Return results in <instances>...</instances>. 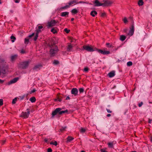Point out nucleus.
Returning <instances> with one entry per match:
<instances>
[{
    "label": "nucleus",
    "mask_w": 152,
    "mask_h": 152,
    "mask_svg": "<svg viewBox=\"0 0 152 152\" xmlns=\"http://www.w3.org/2000/svg\"><path fill=\"white\" fill-rule=\"evenodd\" d=\"M143 104V102H140V103H139L138 104V106L140 107H141V106Z\"/></svg>",
    "instance_id": "37998d69"
},
{
    "label": "nucleus",
    "mask_w": 152,
    "mask_h": 152,
    "mask_svg": "<svg viewBox=\"0 0 152 152\" xmlns=\"http://www.w3.org/2000/svg\"><path fill=\"white\" fill-rule=\"evenodd\" d=\"M78 90L76 88H73L71 90V94H73L74 96H76L77 95Z\"/></svg>",
    "instance_id": "f8f14e48"
},
{
    "label": "nucleus",
    "mask_w": 152,
    "mask_h": 152,
    "mask_svg": "<svg viewBox=\"0 0 152 152\" xmlns=\"http://www.w3.org/2000/svg\"><path fill=\"white\" fill-rule=\"evenodd\" d=\"M3 143H2V144H3L5 142V140H4L3 141Z\"/></svg>",
    "instance_id": "69168bd1"
},
{
    "label": "nucleus",
    "mask_w": 152,
    "mask_h": 152,
    "mask_svg": "<svg viewBox=\"0 0 152 152\" xmlns=\"http://www.w3.org/2000/svg\"><path fill=\"white\" fill-rule=\"evenodd\" d=\"M30 63L29 61L20 62L18 64V67L21 69H25L27 67Z\"/></svg>",
    "instance_id": "f257e3e1"
},
{
    "label": "nucleus",
    "mask_w": 152,
    "mask_h": 152,
    "mask_svg": "<svg viewBox=\"0 0 152 152\" xmlns=\"http://www.w3.org/2000/svg\"><path fill=\"white\" fill-rule=\"evenodd\" d=\"M127 64L128 66H130L132 65V63L131 61H129L127 63Z\"/></svg>",
    "instance_id": "2f4dec72"
},
{
    "label": "nucleus",
    "mask_w": 152,
    "mask_h": 152,
    "mask_svg": "<svg viewBox=\"0 0 152 152\" xmlns=\"http://www.w3.org/2000/svg\"><path fill=\"white\" fill-rule=\"evenodd\" d=\"M111 115L110 114H108L107 115V116L108 117H109Z\"/></svg>",
    "instance_id": "bf43d9fd"
},
{
    "label": "nucleus",
    "mask_w": 152,
    "mask_h": 152,
    "mask_svg": "<svg viewBox=\"0 0 152 152\" xmlns=\"http://www.w3.org/2000/svg\"><path fill=\"white\" fill-rule=\"evenodd\" d=\"M58 47L56 46L52 48L50 50V53L51 56H54L58 51Z\"/></svg>",
    "instance_id": "f03ea898"
},
{
    "label": "nucleus",
    "mask_w": 152,
    "mask_h": 152,
    "mask_svg": "<svg viewBox=\"0 0 152 152\" xmlns=\"http://www.w3.org/2000/svg\"><path fill=\"white\" fill-rule=\"evenodd\" d=\"M52 150L51 148H49L48 149L47 152H52Z\"/></svg>",
    "instance_id": "79ce46f5"
},
{
    "label": "nucleus",
    "mask_w": 152,
    "mask_h": 152,
    "mask_svg": "<svg viewBox=\"0 0 152 152\" xmlns=\"http://www.w3.org/2000/svg\"><path fill=\"white\" fill-rule=\"evenodd\" d=\"M84 49H85L88 51L93 52L94 51L93 48L89 46H83V47Z\"/></svg>",
    "instance_id": "0eeeda50"
},
{
    "label": "nucleus",
    "mask_w": 152,
    "mask_h": 152,
    "mask_svg": "<svg viewBox=\"0 0 152 152\" xmlns=\"http://www.w3.org/2000/svg\"><path fill=\"white\" fill-rule=\"evenodd\" d=\"M29 101L32 103L36 101V98L35 97H32L30 98Z\"/></svg>",
    "instance_id": "412c9836"
},
{
    "label": "nucleus",
    "mask_w": 152,
    "mask_h": 152,
    "mask_svg": "<svg viewBox=\"0 0 152 152\" xmlns=\"http://www.w3.org/2000/svg\"><path fill=\"white\" fill-rule=\"evenodd\" d=\"M64 31L65 32H66L67 33H69L70 31V30L68 29L67 28H65L64 29Z\"/></svg>",
    "instance_id": "4c0bfd02"
},
{
    "label": "nucleus",
    "mask_w": 152,
    "mask_h": 152,
    "mask_svg": "<svg viewBox=\"0 0 152 152\" xmlns=\"http://www.w3.org/2000/svg\"><path fill=\"white\" fill-rule=\"evenodd\" d=\"M134 27L133 25H132V26L131 28L129 30V32L128 33V34L129 35L132 36L134 34Z\"/></svg>",
    "instance_id": "ddd939ff"
},
{
    "label": "nucleus",
    "mask_w": 152,
    "mask_h": 152,
    "mask_svg": "<svg viewBox=\"0 0 152 152\" xmlns=\"http://www.w3.org/2000/svg\"><path fill=\"white\" fill-rule=\"evenodd\" d=\"M75 3L74 0L70 1L65 6L61 7V8L62 9H66L69 8L70 6H72Z\"/></svg>",
    "instance_id": "39448f33"
},
{
    "label": "nucleus",
    "mask_w": 152,
    "mask_h": 152,
    "mask_svg": "<svg viewBox=\"0 0 152 152\" xmlns=\"http://www.w3.org/2000/svg\"><path fill=\"white\" fill-rule=\"evenodd\" d=\"M42 66L40 65H37L34 68V69L37 70L38 69H39Z\"/></svg>",
    "instance_id": "6ab92c4d"
},
{
    "label": "nucleus",
    "mask_w": 152,
    "mask_h": 152,
    "mask_svg": "<svg viewBox=\"0 0 152 152\" xmlns=\"http://www.w3.org/2000/svg\"><path fill=\"white\" fill-rule=\"evenodd\" d=\"M81 152H85L84 151H81Z\"/></svg>",
    "instance_id": "774afa93"
},
{
    "label": "nucleus",
    "mask_w": 152,
    "mask_h": 152,
    "mask_svg": "<svg viewBox=\"0 0 152 152\" xmlns=\"http://www.w3.org/2000/svg\"><path fill=\"white\" fill-rule=\"evenodd\" d=\"M95 4V6H102V3H101L98 0H95L94 2Z\"/></svg>",
    "instance_id": "4468645a"
},
{
    "label": "nucleus",
    "mask_w": 152,
    "mask_h": 152,
    "mask_svg": "<svg viewBox=\"0 0 152 152\" xmlns=\"http://www.w3.org/2000/svg\"><path fill=\"white\" fill-rule=\"evenodd\" d=\"M143 4V2L142 0H139L138 2V4L139 6H142Z\"/></svg>",
    "instance_id": "bb28decb"
},
{
    "label": "nucleus",
    "mask_w": 152,
    "mask_h": 152,
    "mask_svg": "<svg viewBox=\"0 0 152 152\" xmlns=\"http://www.w3.org/2000/svg\"><path fill=\"white\" fill-rule=\"evenodd\" d=\"M88 68L87 67H85L84 69V71L85 72H87L88 71Z\"/></svg>",
    "instance_id": "49530a36"
},
{
    "label": "nucleus",
    "mask_w": 152,
    "mask_h": 152,
    "mask_svg": "<svg viewBox=\"0 0 152 152\" xmlns=\"http://www.w3.org/2000/svg\"><path fill=\"white\" fill-rule=\"evenodd\" d=\"M150 140L151 142H152V136L151 137V138Z\"/></svg>",
    "instance_id": "e2e57ef3"
},
{
    "label": "nucleus",
    "mask_w": 152,
    "mask_h": 152,
    "mask_svg": "<svg viewBox=\"0 0 152 152\" xmlns=\"http://www.w3.org/2000/svg\"><path fill=\"white\" fill-rule=\"evenodd\" d=\"M43 28V26H39L38 27V29L37 30V32L35 34V37L34 38V41H36L38 37V34L39 33L41 32V29Z\"/></svg>",
    "instance_id": "7ed1b4c3"
},
{
    "label": "nucleus",
    "mask_w": 152,
    "mask_h": 152,
    "mask_svg": "<svg viewBox=\"0 0 152 152\" xmlns=\"http://www.w3.org/2000/svg\"><path fill=\"white\" fill-rule=\"evenodd\" d=\"M105 15V13H103L101 14V16L104 17Z\"/></svg>",
    "instance_id": "603ef678"
},
{
    "label": "nucleus",
    "mask_w": 152,
    "mask_h": 152,
    "mask_svg": "<svg viewBox=\"0 0 152 152\" xmlns=\"http://www.w3.org/2000/svg\"><path fill=\"white\" fill-rule=\"evenodd\" d=\"M69 12H62L61 13V16L62 17H65L66 15H69Z\"/></svg>",
    "instance_id": "a211bd4d"
},
{
    "label": "nucleus",
    "mask_w": 152,
    "mask_h": 152,
    "mask_svg": "<svg viewBox=\"0 0 152 152\" xmlns=\"http://www.w3.org/2000/svg\"><path fill=\"white\" fill-rule=\"evenodd\" d=\"M34 34H35V33H32L31 34L29 35L28 36V37L29 38H31L32 37H33L34 35Z\"/></svg>",
    "instance_id": "ea45409f"
},
{
    "label": "nucleus",
    "mask_w": 152,
    "mask_h": 152,
    "mask_svg": "<svg viewBox=\"0 0 152 152\" xmlns=\"http://www.w3.org/2000/svg\"><path fill=\"white\" fill-rule=\"evenodd\" d=\"M4 80H2L1 79H0V83H2L4 82Z\"/></svg>",
    "instance_id": "4d7b16f0"
},
{
    "label": "nucleus",
    "mask_w": 152,
    "mask_h": 152,
    "mask_svg": "<svg viewBox=\"0 0 152 152\" xmlns=\"http://www.w3.org/2000/svg\"><path fill=\"white\" fill-rule=\"evenodd\" d=\"M29 42V39L27 38L25 39L24 43L25 44H28Z\"/></svg>",
    "instance_id": "c756f323"
},
{
    "label": "nucleus",
    "mask_w": 152,
    "mask_h": 152,
    "mask_svg": "<svg viewBox=\"0 0 152 152\" xmlns=\"http://www.w3.org/2000/svg\"><path fill=\"white\" fill-rule=\"evenodd\" d=\"M79 91L80 93H83L84 91V89L83 88H80Z\"/></svg>",
    "instance_id": "a19ab883"
},
{
    "label": "nucleus",
    "mask_w": 152,
    "mask_h": 152,
    "mask_svg": "<svg viewBox=\"0 0 152 152\" xmlns=\"http://www.w3.org/2000/svg\"><path fill=\"white\" fill-rule=\"evenodd\" d=\"M70 99V98L69 96H67L66 99V100H69Z\"/></svg>",
    "instance_id": "864d4df0"
},
{
    "label": "nucleus",
    "mask_w": 152,
    "mask_h": 152,
    "mask_svg": "<svg viewBox=\"0 0 152 152\" xmlns=\"http://www.w3.org/2000/svg\"><path fill=\"white\" fill-rule=\"evenodd\" d=\"M13 0L16 3H18L20 1V0Z\"/></svg>",
    "instance_id": "09e8293b"
},
{
    "label": "nucleus",
    "mask_w": 152,
    "mask_h": 152,
    "mask_svg": "<svg viewBox=\"0 0 152 152\" xmlns=\"http://www.w3.org/2000/svg\"><path fill=\"white\" fill-rule=\"evenodd\" d=\"M66 128V127H62L61 129H60V131L62 132L65 131Z\"/></svg>",
    "instance_id": "7c9ffc66"
},
{
    "label": "nucleus",
    "mask_w": 152,
    "mask_h": 152,
    "mask_svg": "<svg viewBox=\"0 0 152 152\" xmlns=\"http://www.w3.org/2000/svg\"><path fill=\"white\" fill-rule=\"evenodd\" d=\"M56 23V22L55 20H51L50 22H49L48 23V28L54 26L55 25Z\"/></svg>",
    "instance_id": "6e6552de"
},
{
    "label": "nucleus",
    "mask_w": 152,
    "mask_h": 152,
    "mask_svg": "<svg viewBox=\"0 0 152 152\" xmlns=\"http://www.w3.org/2000/svg\"><path fill=\"white\" fill-rule=\"evenodd\" d=\"M3 104V100L2 99H0V106H2Z\"/></svg>",
    "instance_id": "58836bf2"
},
{
    "label": "nucleus",
    "mask_w": 152,
    "mask_h": 152,
    "mask_svg": "<svg viewBox=\"0 0 152 152\" xmlns=\"http://www.w3.org/2000/svg\"><path fill=\"white\" fill-rule=\"evenodd\" d=\"M36 91V90L35 89H34L33 90H31V93H34Z\"/></svg>",
    "instance_id": "de8ad7c7"
},
{
    "label": "nucleus",
    "mask_w": 152,
    "mask_h": 152,
    "mask_svg": "<svg viewBox=\"0 0 152 152\" xmlns=\"http://www.w3.org/2000/svg\"><path fill=\"white\" fill-rule=\"evenodd\" d=\"M74 139V138L70 136H68L66 139L67 140L66 141V142L68 143Z\"/></svg>",
    "instance_id": "dca6fc26"
},
{
    "label": "nucleus",
    "mask_w": 152,
    "mask_h": 152,
    "mask_svg": "<svg viewBox=\"0 0 152 152\" xmlns=\"http://www.w3.org/2000/svg\"><path fill=\"white\" fill-rule=\"evenodd\" d=\"M124 22V23H126L128 22V20L126 18H125L123 20Z\"/></svg>",
    "instance_id": "e433bc0d"
},
{
    "label": "nucleus",
    "mask_w": 152,
    "mask_h": 152,
    "mask_svg": "<svg viewBox=\"0 0 152 152\" xmlns=\"http://www.w3.org/2000/svg\"><path fill=\"white\" fill-rule=\"evenodd\" d=\"M18 57L17 54L12 55L10 57L11 60L12 61H14Z\"/></svg>",
    "instance_id": "2eb2a0df"
},
{
    "label": "nucleus",
    "mask_w": 152,
    "mask_h": 152,
    "mask_svg": "<svg viewBox=\"0 0 152 152\" xmlns=\"http://www.w3.org/2000/svg\"><path fill=\"white\" fill-rule=\"evenodd\" d=\"M116 88V86H114L112 88L114 89V88Z\"/></svg>",
    "instance_id": "0e129e2a"
},
{
    "label": "nucleus",
    "mask_w": 152,
    "mask_h": 152,
    "mask_svg": "<svg viewBox=\"0 0 152 152\" xmlns=\"http://www.w3.org/2000/svg\"><path fill=\"white\" fill-rule=\"evenodd\" d=\"M51 32H53V34H55L57 32V31L56 29L54 28H53L51 30Z\"/></svg>",
    "instance_id": "473e14b6"
},
{
    "label": "nucleus",
    "mask_w": 152,
    "mask_h": 152,
    "mask_svg": "<svg viewBox=\"0 0 152 152\" xmlns=\"http://www.w3.org/2000/svg\"><path fill=\"white\" fill-rule=\"evenodd\" d=\"M98 52L104 55L108 54L110 53V51H108L103 50L100 49H98L97 50Z\"/></svg>",
    "instance_id": "9d476101"
},
{
    "label": "nucleus",
    "mask_w": 152,
    "mask_h": 152,
    "mask_svg": "<svg viewBox=\"0 0 152 152\" xmlns=\"http://www.w3.org/2000/svg\"><path fill=\"white\" fill-rule=\"evenodd\" d=\"M152 121V119H148V123L149 124H151V121Z\"/></svg>",
    "instance_id": "6e6d98bb"
},
{
    "label": "nucleus",
    "mask_w": 152,
    "mask_h": 152,
    "mask_svg": "<svg viewBox=\"0 0 152 152\" xmlns=\"http://www.w3.org/2000/svg\"><path fill=\"white\" fill-rule=\"evenodd\" d=\"M68 112V110H60V112L59 113V115H61L63 113H67Z\"/></svg>",
    "instance_id": "393cba45"
},
{
    "label": "nucleus",
    "mask_w": 152,
    "mask_h": 152,
    "mask_svg": "<svg viewBox=\"0 0 152 152\" xmlns=\"http://www.w3.org/2000/svg\"><path fill=\"white\" fill-rule=\"evenodd\" d=\"M17 98H15L14 99H13V100L12 101V103L13 104H15L16 102V101H17Z\"/></svg>",
    "instance_id": "c9c22d12"
},
{
    "label": "nucleus",
    "mask_w": 152,
    "mask_h": 152,
    "mask_svg": "<svg viewBox=\"0 0 152 152\" xmlns=\"http://www.w3.org/2000/svg\"><path fill=\"white\" fill-rule=\"evenodd\" d=\"M103 2H104L102 3V6H108L112 3L111 1L108 0H104Z\"/></svg>",
    "instance_id": "1a4fd4ad"
},
{
    "label": "nucleus",
    "mask_w": 152,
    "mask_h": 152,
    "mask_svg": "<svg viewBox=\"0 0 152 152\" xmlns=\"http://www.w3.org/2000/svg\"><path fill=\"white\" fill-rule=\"evenodd\" d=\"M10 38L12 39L11 41L12 42H14L16 39V38L14 36H12Z\"/></svg>",
    "instance_id": "cd10ccee"
},
{
    "label": "nucleus",
    "mask_w": 152,
    "mask_h": 152,
    "mask_svg": "<svg viewBox=\"0 0 152 152\" xmlns=\"http://www.w3.org/2000/svg\"><path fill=\"white\" fill-rule=\"evenodd\" d=\"M85 3H86L84 1H80L79 2V4H85Z\"/></svg>",
    "instance_id": "3c124183"
},
{
    "label": "nucleus",
    "mask_w": 152,
    "mask_h": 152,
    "mask_svg": "<svg viewBox=\"0 0 152 152\" xmlns=\"http://www.w3.org/2000/svg\"><path fill=\"white\" fill-rule=\"evenodd\" d=\"M25 53V51L23 50H22L20 51V53Z\"/></svg>",
    "instance_id": "5fc2aeb1"
},
{
    "label": "nucleus",
    "mask_w": 152,
    "mask_h": 152,
    "mask_svg": "<svg viewBox=\"0 0 152 152\" xmlns=\"http://www.w3.org/2000/svg\"><path fill=\"white\" fill-rule=\"evenodd\" d=\"M57 100L60 102L61 101L62 99L59 97H58L57 98Z\"/></svg>",
    "instance_id": "8fccbe9b"
},
{
    "label": "nucleus",
    "mask_w": 152,
    "mask_h": 152,
    "mask_svg": "<svg viewBox=\"0 0 152 152\" xmlns=\"http://www.w3.org/2000/svg\"><path fill=\"white\" fill-rule=\"evenodd\" d=\"M59 61L57 60H54L53 62V64L55 65H56L59 64Z\"/></svg>",
    "instance_id": "f704fd0d"
},
{
    "label": "nucleus",
    "mask_w": 152,
    "mask_h": 152,
    "mask_svg": "<svg viewBox=\"0 0 152 152\" xmlns=\"http://www.w3.org/2000/svg\"><path fill=\"white\" fill-rule=\"evenodd\" d=\"M90 14L93 17H95L97 15V12L95 11H92L91 12Z\"/></svg>",
    "instance_id": "aec40b11"
},
{
    "label": "nucleus",
    "mask_w": 152,
    "mask_h": 152,
    "mask_svg": "<svg viewBox=\"0 0 152 152\" xmlns=\"http://www.w3.org/2000/svg\"><path fill=\"white\" fill-rule=\"evenodd\" d=\"M19 79V77H17L14 78L12 80H11L7 83L8 85H10L11 84L15 83H16Z\"/></svg>",
    "instance_id": "9b49d317"
},
{
    "label": "nucleus",
    "mask_w": 152,
    "mask_h": 152,
    "mask_svg": "<svg viewBox=\"0 0 152 152\" xmlns=\"http://www.w3.org/2000/svg\"><path fill=\"white\" fill-rule=\"evenodd\" d=\"M74 2H75V3L74 4H79V2H77L76 1H74Z\"/></svg>",
    "instance_id": "13d9d810"
},
{
    "label": "nucleus",
    "mask_w": 152,
    "mask_h": 152,
    "mask_svg": "<svg viewBox=\"0 0 152 152\" xmlns=\"http://www.w3.org/2000/svg\"><path fill=\"white\" fill-rule=\"evenodd\" d=\"M108 147L109 148H113V142H110L108 143Z\"/></svg>",
    "instance_id": "b1692460"
},
{
    "label": "nucleus",
    "mask_w": 152,
    "mask_h": 152,
    "mask_svg": "<svg viewBox=\"0 0 152 152\" xmlns=\"http://www.w3.org/2000/svg\"><path fill=\"white\" fill-rule=\"evenodd\" d=\"M101 151L102 152H108L107 151H106V150L104 149H102L101 150Z\"/></svg>",
    "instance_id": "a18cd8bd"
},
{
    "label": "nucleus",
    "mask_w": 152,
    "mask_h": 152,
    "mask_svg": "<svg viewBox=\"0 0 152 152\" xmlns=\"http://www.w3.org/2000/svg\"><path fill=\"white\" fill-rule=\"evenodd\" d=\"M57 100V99H54V101H56Z\"/></svg>",
    "instance_id": "338daca9"
},
{
    "label": "nucleus",
    "mask_w": 152,
    "mask_h": 152,
    "mask_svg": "<svg viewBox=\"0 0 152 152\" xmlns=\"http://www.w3.org/2000/svg\"><path fill=\"white\" fill-rule=\"evenodd\" d=\"M110 45V44L109 43H107L106 44V45L107 46H109Z\"/></svg>",
    "instance_id": "052dcab7"
},
{
    "label": "nucleus",
    "mask_w": 152,
    "mask_h": 152,
    "mask_svg": "<svg viewBox=\"0 0 152 152\" xmlns=\"http://www.w3.org/2000/svg\"><path fill=\"white\" fill-rule=\"evenodd\" d=\"M106 110L107 111V112L108 113H112V111H111V110H110L109 109H106Z\"/></svg>",
    "instance_id": "c03bdc74"
},
{
    "label": "nucleus",
    "mask_w": 152,
    "mask_h": 152,
    "mask_svg": "<svg viewBox=\"0 0 152 152\" xmlns=\"http://www.w3.org/2000/svg\"><path fill=\"white\" fill-rule=\"evenodd\" d=\"M126 39V37L124 35H121L120 37V40L122 41H124Z\"/></svg>",
    "instance_id": "5701e85b"
},
{
    "label": "nucleus",
    "mask_w": 152,
    "mask_h": 152,
    "mask_svg": "<svg viewBox=\"0 0 152 152\" xmlns=\"http://www.w3.org/2000/svg\"><path fill=\"white\" fill-rule=\"evenodd\" d=\"M50 144L54 145L55 146H56L57 145V142L56 141L51 142L50 143Z\"/></svg>",
    "instance_id": "c85d7f7f"
},
{
    "label": "nucleus",
    "mask_w": 152,
    "mask_h": 152,
    "mask_svg": "<svg viewBox=\"0 0 152 152\" xmlns=\"http://www.w3.org/2000/svg\"><path fill=\"white\" fill-rule=\"evenodd\" d=\"M115 75V72L114 71H112L109 72L107 76H114Z\"/></svg>",
    "instance_id": "f3484780"
},
{
    "label": "nucleus",
    "mask_w": 152,
    "mask_h": 152,
    "mask_svg": "<svg viewBox=\"0 0 152 152\" xmlns=\"http://www.w3.org/2000/svg\"><path fill=\"white\" fill-rule=\"evenodd\" d=\"M85 131V129L83 128H82L80 130V132L81 133H84Z\"/></svg>",
    "instance_id": "72a5a7b5"
},
{
    "label": "nucleus",
    "mask_w": 152,
    "mask_h": 152,
    "mask_svg": "<svg viewBox=\"0 0 152 152\" xmlns=\"http://www.w3.org/2000/svg\"><path fill=\"white\" fill-rule=\"evenodd\" d=\"M78 12V11L76 9H73L71 11V12L73 14H75Z\"/></svg>",
    "instance_id": "4be33fe9"
},
{
    "label": "nucleus",
    "mask_w": 152,
    "mask_h": 152,
    "mask_svg": "<svg viewBox=\"0 0 152 152\" xmlns=\"http://www.w3.org/2000/svg\"><path fill=\"white\" fill-rule=\"evenodd\" d=\"M72 45H69L68 46V47L67 49V51H70L72 49Z\"/></svg>",
    "instance_id": "a878e982"
},
{
    "label": "nucleus",
    "mask_w": 152,
    "mask_h": 152,
    "mask_svg": "<svg viewBox=\"0 0 152 152\" xmlns=\"http://www.w3.org/2000/svg\"><path fill=\"white\" fill-rule=\"evenodd\" d=\"M44 140L46 142H47L48 141V140L47 139H45Z\"/></svg>",
    "instance_id": "680f3d73"
},
{
    "label": "nucleus",
    "mask_w": 152,
    "mask_h": 152,
    "mask_svg": "<svg viewBox=\"0 0 152 152\" xmlns=\"http://www.w3.org/2000/svg\"><path fill=\"white\" fill-rule=\"evenodd\" d=\"M61 110V109L60 108H56L54 111H52V117H53L54 116L57 114H59L60 110Z\"/></svg>",
    "instance_id": "423d86ee"
},
{
    "label": "nucleus",
    "mask_w": 152,
    "mask_h": 152,
    "mask_svg": "<svg viewBox=\"0 0 152 152\" xmlns=\"http://www.w3.org/2000/svg\"><path fill=\"white\" fill-rule=\"evenodd\" d=\"M27 112H22L21 117H23L24 118H27L30 114V111L29 109H27Z\"/></svg>",
    "instance_id": "20e7f679"
}]
</instances>
